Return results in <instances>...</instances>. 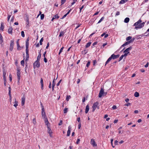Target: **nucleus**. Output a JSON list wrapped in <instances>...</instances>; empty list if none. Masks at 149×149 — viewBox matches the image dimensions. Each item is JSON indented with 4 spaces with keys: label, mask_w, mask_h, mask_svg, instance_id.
Here are the masks:
<instances>
[{
    "label": "nucleus",
    "mask_w": 149,
    "mask_h": 149,
    "mask_svg": "<svg viewBox=\"0 0 149 149\" xmlns=\"http://www.w3.org/2000/svg\"><path fill=\"white\" fill-rule=\"evenodd\" d=\"M71 98V96L70 95H68L66 96V100L68 101L69 99H70Z\"/></svg>",
    "instance_id": "nucleus-30"
},
{
    "label": "nucleus",
    "mask_w": 149,
    "mask_h": 149,
    "mask_svg": "<svg viewBox=\"0 0 149 149\" xmlns=\"http://www.w3.org/2000/svg\"><path fill=\"white\" fill-rule=\"evenodd\" d=\"M8 94H11V88L10 86L8 88Z\"/></svg>",
    "instance_id": "nucleus-55"
},
{
    "label": "nucleus",
    "mask_w": 149,
    "mask_h": 149,
    "mask_svg": "<svg viewBox=\"0 0 149 149\" xmlns=\"http://www.w3.org/2000/svg\"><path fill=\"white\" fill-rule=\"evenodd\" d=\"M130 20V19L128 17H126L125 18L124 20V22L126 23H128Z\"/></svg>",
    "instance_id": "nucleus-28"
},
{
    "label": "nucleus",
    "mask_w": 149,
    "mask_h": 149,
    "mask_svg": "<svg viewBox=\"0 0 149 149\" xmlns=\"http://www.w3.org/2000/svg\"><path fill=\"white\" fill-rule=\"evenodd\" d=\"M141 22L142 21L141 19H139L137 22L135 23L134 24V26H135V29H138L143 27L144 26L145 22Z\"/></svg>",
    "instance_id": "nucleus-1"
},
{
    "label": "nucleus",
    "mask_w": 149,
    "mask_h": 149,
    "mask_svg": "<svg viewBox=\"0 0 149 149\" xmlns=\"http://www.w3.org/2000/svg\"><path fill=\"white\" fill-rule=\"evenodd\" d=\"M4 28V26L3 25V23H2L1 24V27H0V30H1L2 31H3Z\"/></svg>",
    "instance_id": "nucleus-34"
},
{
    "label": "nucleus",
    "mask_w": 149,
    "mask_h": 149,
    "mask_svg": "<svg viewBox=\"0 0 149 149\" xmlns=\"http://www.w3.org/2000/svg\"><path fill=\"white\" fill-rule=\"evenodd\" d=\"M97 42H94L92 44L93 46H94L95 45H96L97 44Z\"/></svg>",
    "instance_id": "nucleus-62"
},
{
    "label": "nucleus",
    "mask_w": 149,
    "mask_h": 149,
    "mask_svg": "<svg viewBox=\"0 0 149 149\" xmlns=\"http://www.w3.org/2000/svg\"><path fill=\"white\" fill-rule=\"evenodd\" d=\"M44 62L46 63H47V59L45 57H44Z\"/></svg>",
    "instance_id": "nucleus-57"
},
{
    "label": "nucleus",
    "mask_w": 149,
    "mask_h": 149,
    "mask_svg": "<svg viewBox=\"0 0 149 149\" xmlns=\"http://www.w3.org/2000/svg\"><path fill=\"white\" fill-rule=\"evenodd\" d=\"M118 141H117V140H116L114 141V144L115 145H116L118 144Z\"/></svg>",
    "instance_id": "nucleus-63"
},
{
    "label": "nucleus",
    "mask_w": 149,
    "mask_h": 149,
    "mask_svg": "<svg viewBox=\"0 0 149 149\" xmlns=\"http://www.w3.org/2000/svg\"><path fill=\"white\" fill-rule=\"evenodd\" d=\"M68 108H65L63 110V113H65L68 112Z\"/></svg>",
    "instance_id": "nucleus-37"
},
{
    "label": "nucleus",
    "mask_w": 149,
    "mask_h": 149,
    "mask_svg": "<svg viewBox=\"0 0 149 149\" xmlns=\"http://www.w3.org/2000/svg\"><path fill=\"white\" fill-rule=\"evenodd\" d=\"M54 81H55V79H54L53 80V82H52V86H55V83Z\"/></svg>",
    "instance_id": "nucleus-59"
},
{
    "label": "nucleus",
    "mask_w": 149,
    "mask_h": 149,
    "mask_svg": "<svg viewBox=\"0 0 149 149\" xmlns=\"http://www.w3.org/2000/svg\"><path fill=\"white\" fill-rule=\"evenodd\" d=\"M40 66V63L39 61H36L33 63V67L35 68L36 67L39 68Z\"/></svg>",
    "instance_id": "nucleus-5"
},
{
    "label": "nucleus",
    "mask_w": 149,
    "mask_h": 149,
    "mask_svg": "<svg viewBox=\"0 0 149 149\" xmlns=\"http://www.w3.org/2000/svg\"><path fill=\"white\" fill-rule=\"evenodd\" d=\"M71 10V9L67 13L65 14L63 16L62 19H63L64 18H65L67 16V15L69 13Z\"/></svg>",
    "instance_id": "nucleus-27"
},
{
    "label": "nucleus",
    "mask_w": 149,
    "mask_h": 149,
    "mask_svg": "<svg viewBox=\"0 0 149 149\" xmlns=\"http://www.w3.org/2000/svg\"><path fill=\"white\" fill-rule=\"evenodd\" d=\"M112 59V57H111V56L108 59L107 61L106 62V63L105 64V65L107 64H108L109 62Z\"/></svg>",
    "instance_id": "nucleus-22"
},
{
    "label": "nucleus",
    "mask_w": 149,
    "mask_h": 149,
    "mask_svg": "<svg viewBox=\"0 0 149 149\" xmlns=\"http://www.w3.org/2000/svg\"><path fill=\"white\" fill-rule=\"evenodd\" d=\"M66 0H61V5L63 4L66 1Z\"/></svg>",
    "instance_id": "nucleus-49"
},
{
    "label": "nucleus",
    "mask_w": 149,
    "mask_h": 149,
    "mask_svg": "<svg viewBox=\"0 0 149 149\" xmlns=\"http://www.w3.org/2000/svg\"><path fill=\"white\" fill-rule=\"evenodd\" d=\"M24 60H22L21 61V64L23 66H24Z\"/></svg>",
    "instance_id": "nucleus-46"
},
{
    "label": "nucleus",
    "mask_w": 149,
    "mask_h": 149,
    "mask_svg": "<svg viewBox=\"0 0 149 149\" xmlns=\"http://www.w3.org/2000/svg\"><path fill=\"white\" fill-rule=\"evenodd\" d=\"M44 14H41L40 15V19H43L44 17Z\"/></svg>",
    "instance_id": "nucleus-43"
},
{
    "label": "nucleus",
    "mask_w": 149,
    "mask_h": 149,
    "mask_svg": "<svg viewBox=\"0 0 149 149\" xmlns=\"http://www.w3.org/2000/svg\"><path fill=\"white\" fill-rule=\"evenodd\" d=\"M112 108L113 109H116V105H113V106L112 107Z\"/></svg>",
    "instance_id": "nucleus-64"
},
{
    "label": "nucleus",
    "mask_w": 149,
    "mask_h": 149,
    "mask_svg": "<svg viewBox=\"0 0 149 149\" xmlns=\"http://www.w3.org/2000/svg\"><path fill=\"white\" fill-rule=\"evenodd\" d=\"M47 132L49 134V136L50 137H52V131L51 130L50 127L49 126H48V127H47Z\"/></svg>",
    "instance_id": "nucleus-7"
},
{
    "label": "nucleus",
    "mask_w": 149,
    "mask_h": 149,
    "mask_svg": "<svg viewBox=\"0 0 149 149\" xmlns=\"http://www.w3.org/2000/svg\"><path fill=\"white\" fill-rule=\"evenodd\" d=\"M77 1V0H73V2L71 3V6L74 4Z\"/></svg>",
    "instance_id": "nucleus-50"
},
{
    "label": "nucleus",
    "mask_w": 149,
    "mask_h": 149,
    "mask_svg": "<svg viewBox=\"0 0 149 149\" xmlns=\"http://www.w3.org/2000/svg\"><path fill=\"white\" fill-rule=\"evenodd\" d=\"M120 56V55L118 54L115 55L114 54H113L111 55V57H112L113 59H114L118 58Z\"/></svg>",
    "instance_id": "nucleus-11"
},
{
    "label": "nucleus",
    "mask_w": 149,
    "mask_h": 149,
    "mask_svg": "<svg viewBox=\"0 0 149 149\" xmlns=\"http://www.w3.org/2000/svg\"><path fill=\"white\" fill-rule=\"evenodd\" d=\"M13 29L12 27H10L8 29V33L10 34H12V31Z\"/></svg>",
    "instance_id": "nucleus-15"
},
{
    "label": "nucleus",
    "mask_w": 149,
    "mask_h": 149,
    "mask_svg": "<svg viewBox=\"0 0 149 149\" xmlns=\"http://www.w3.org/2000/svg\"><path fill=\"white\" fill-rule=\"evenodd\" d=\"M14 41L13 40H11L10 41L11 42L10 46L9 49L11 51H12L13 49V46L14 45Z\"/></svg>",
    "instance_id": "nucleus-6"
},
{
    "label": "nucleus",
    "mask_w": 149,
    "mask_h": 149,
    "mask_svg": "<svg viewBox=\"0 0 149 149\" xmlns=\"http://www.w3.org/2000/svg\"><path fill=\"white\" fill-rule=\"evenodd\" d=\"M99 103L98 102H96L93 103L92 106V111L94 112L96 109L97 108L98 109H99Z\"/></svg>",
    "instance_id": "nucleus-3"
},
{
    "label": "nucleus",
    "mask_w": 149,
    "mask_h": 149,
    "mask_svg": "<svg viewBox=\"0 0 149 149\" xmlns=\"http://www.w3.org/2000/svg\"><path fill=\"white\" fill-rule=\"evenodd\" d=\"M132 38V37L131 36H129L126 38V40L127 41H128L130 40H131Z\"/></svg>",
    "instance_id": "nucleus-41"
},
{
    "label": "nucleus",
    "mask_w": 149,
    "mask_h": 149,
    "mask_svg": "<svg viewBox=\"0 0 149 149\" xmlns=\"http://www.w3.org/2000/svg\"><path fill=\"white\" fill-rule=\"evenodd\" d=\"M17 76L18 79V82L19 83L20 79V70L19 68H18L17 69Z\"/></svg>",
    "instance_id": "nucleus-4"
},
{
    "label": "nucleus",
    "mask_w": 149,
    "mask_h": 149,
    "mask_svg": "<svg viewBox=\"0 0 149 149\" xmlns=\"http://www.w3.org/2000/svg\"><path fill=\"white\" fill-rule=\"evenodd\" d=\"M41 85V88L42 90L43 89V79L42 78H41L40 79V81Z\"/></svg>",
    "instance_id": "nucleus-18"
},
{
    "label": "nucleus",
    "mask_w": 149,
    "mask_h": 149,
    "mask_svg": "<svg viewBox=\"0 0 149 149\" xmlns=\"http://www.w3.org/2000/svg\"><path fill=\"white\" fill-rule=\"evenodd\" d=\"M104 93V91L103 88H101L98 97H101Z\"/></svg>",
    "instance_id": "nucleus-8"
},
{
    "label": "nucleus",
    "mask_w": 149,
    "mask_h": 149,
    "mask_svg": "<svg viewBox=\"0 0 149 149\" xmlns=\"http://www.w3.org/2000/svg\"><path fill=\"white\" fill-rule=\"evenodd\" d=\"M17 50H19V48L20 47V46L19 45L18 41H17Z\"/></svg>",
    "instance_id": "nucleus-40"
},
{
    "label": "nucleus",
    "mask_w": 149,
    "mask_h": 149,
    "mask_svg": "<svg viewBox=\"0 0 149 149\" xmlns=\"http://www.w3.org/2000/svg\"><path fill=\"white\" fill-rule=\"evenodd\" d=\"M65 33V32H64V31H61V32L60 33L58 37L60 38L61 36H63Z\"/></svg>",
    "instance_id": "nucleus-20"
},
{
    "label": "nucleus",
    "mask_w": 149,
    "mask_h": 149,
    "mask_svg": "<svg viewBox=\"0 0 149 149\" xmlns=\"http://www.w3.org/2000/svg\"><path fill=\"white\" fill-rule=\"evenodd\" d=\"M97 63V61L96 60H94L93 61V65L94 66L95 65V64H96Z\"/></svg>",
    "instance_id": "nucleus-51"
},
{
    "label": "nucleus",
    "mask_w": 149,
    "mask_h": 149,
    "mask_svg": "<svg viewBox=\"0 0 149 149\" xmlns=\"http://www.w3.org/2000/svg\"><path fill=\"white\" fill-rule=\"evenodd\" d=\"M41 57V54L40 53H39V54L38 55L37 57V61H40V59Z\"/></svg>",
    "instance_id": "nucleus-26"
},
{
    "label": "nucleus",
    "mask_w": 149,
    "mask_h": 149,
    "mask_svg": "<svg viewBox=\"0 0 149 149\" xmlns=\"http://www.w3.org/2000/svg\"><path fill=\"white\" fill-rule=\"evenodd\" d=\"M21 36L22 37H24L25 36L24 33V31H22L21 32Z\"/></svg>",
    "instance_id": "nucleus-47"
},
{
    "label": "nucleus",
    "mask_w": 149,
    "mask_h": 149,
    "mask_svg": "<svg viewBox=\"0 0 149 149\" xmlns=\"http://www.w3.org/2000/svg\"><path fill=\"white\" fill-rule=\"evenodd\" d=\"M10 17H11V15H8V17H7L8 20H8V22H9Z\"/></svg>",
    "instance_id": "nucleus-53"
},
{
    "label": "nucleus",
    "mask_w": 149,
    "mask_h": 149,
    "mask_svg": "<svg viewBox=\"0 0 149 149\" xmlns=\"http://www.w3.org/2000/svg\"><path fill=\"white\" fill-rule=\"evenodd\" d=\"M134 95L135 97H137L139 96V94L137 92H135L134 94Z\"/></svg>",
    "instance_id": "nucleus-32"
},
{
    "label": "nucleus",
    "mask_w": 149,
    "mask_h": 149,
    "mask_svg": "<svg viewBox=\"0 0 149 149\" xmlns=\"http://www.w3.org/2000/svg\"><path fill=\"white\" fill-rule=\"evenodd\" d=\"M131 43V42H130V41H127V42H126L125 43H124V44H123L122 46H123V47H124L126 45H128L130 43Z\"/></svg>",
    "instance_id": "nucleus-23"
},
{
    "label": "nucleus",
    "mask_w": 149,
    "mask_h": 149,
    "mask_svg": "<svg viewBox=\"0 0 149 149\" xmlns=\"http://www.w3.org/2000/svg\"><path fill=\"white\" fill-rule=\"evenodd\" d=\"M90 63H91L90 61H88L86 65V67H87V68H88L89 66V65L90 64Z\"/></svg>",
    "instance_id": "nucleus-45"
},
{
    "label": "nucleus",
    "mask_w": 149,
    "mask_h": 149,
    "mask_svg": "<svg viewBox=\"0 0 149 149\" xmlns=\"http://www.w3.org/2000/svg\"><path fill=\"white\" fill-rule=\"evenodd\" d=\"M113 139H111V146H112V147L113 148H114V146H113Z\"/></svg>",
    "instance_id": "nucleus-44"
},
{
    "label": "nucleus",
    "mask_w": 149,
    "mask_h": 149,
    "mask_svg": "<svg viewBox=\"0 0 149 149\" xmlns=\"http://www.w3.org/2000/svg\"><path fill=\"white\" fill-rule=\"evenodd\" d=\"M33 123L34 125H35L36 123V118H33Z\"/></svg>",
    "instance_id": "nucleus-36"
},
{
    "label": "nucleus",
    "mask_w": 149,
    "mask_h": 149,
    "mask_svg": "<svg viewBox=\"0 0 149 149\" xmlns=\"http://www.w3.org/2000/svg\"><path fill=\"white\" fill-rule=\"evenodd\" d=\"M45 119V124L46 125H47V127H48V126H50L49 125V123L48 121L47 118H46V119Z\"/></svg>",
    "instance_id": "nucleus-16"
},
{
    "label": "nucleus",
    "mask_w": 149,
    "mask_h": 149,
    "mask_svg": "<svg viewBox=\"0 0 149 149\" xmlns=\"http://www.w3.org/2000/svg\"><path fill=\"white\" fill-rule=\"evenodd\" d=\"M18 102L16 100V99H15V101L14 102V106L16 107L18 105Z\"/></svg>",
    "instance_id": "nucleus-25"
},
{
    "label": "nucleus",
    "mask_w": 149,
    "mask_h": 149,
    "mask_svg": "<svg viewBox=\"0 0 149 149\" xmlns=\"http://www.w3.org/2000/svg\"><path fill=\"white\" fill-rule=\"evenodd\" d=\"M26 24H27V25H28L29 24V19L28 17L26 18Z\"/></svg>",
    "instance_id": "nucleus-39"
},
{
    "label": "nucleus",
    "mask_w": 149,
    "mask_h": 149,
    "mask_svg": "<svg viewBox=\"0 0 149 149\" xmlns=\"http://www.w3.org/2000/svg\"><path fill=\"white\" fill-rule=\"evenodd\" d=\"M91 42H90L86 44V45L85 47L86 48H88V47H89L91 45Z\"/></svg>",
    "instance_id": "nucleus-29"
},
{
    "label": "nucleus",
    "mask_w": 149,
    "mask_h": 149,
    "mask_svg": "<svg viewBox=\"0 0 149 149\" xmlns=\"http://www.w3.org/2000/svg\"><path fill=\"white\" fill-rule=\"evenodd\" d=\"M80 136H79L78 137V139L77 140V141L76 142L77 144H79V142L80 141Z\"/></svg>",
    "instance_id": "nucleus-31"
},
{
    "label": "nucleus",
    "mask_w": 149,
    "mask_h": 149,
    "mask_svg": "<svg viewBox=\"0 0 149 149\" xmlns=\"http://www.w3.org/2000/svg\"><path fill=\"white\" fill-rule=\"evenodd\" d=\"M0 41L1 44L3 42V38L1 33H0Z\"/></svg>",
    "instance_id": "nucleus-24"
},
{
    "label": "nucleus",
    "mask_w": 149,
    "mask_h": 149,
    "mask_svg": "<svg viewBox=\"0 0 149 149\" xmlns=\"http://www.w3.org/2000/svg\"><path fill=\"white\" fill-rule=\"evenodd\" d=\"M104 17H102L101 19L99 20L97 23H100L104 19Z\"/></svg>",
    "instance_id": "nucleus-35"
},
{
    "label": "nucleus",
    "mask_w": 149,
    "mask_h": 149,
    "mask_svg": "<svg viewBox=\"0 0 149 149\" xmlns=\"http://www.w3.org/2000/svg\"><path fill=\"white\" fill-rule=\"evenodd\" d=\"M25 101V97L24 96L22 98V101H21V105L22 106H23L24 105Z\"/></svg>",
    "instance_id": "nucleus-12"
},
{
    "label": "nucleus",
    "mask_w": 149,
    "mask_h": 149,
    "mask_svg": "<svg viewBox=\"0 0 149 149\" xmlns=\"http://www.w3.org/2000/svg\"><path fill=\"white\" fill-rule=\"evenodd\" d=\"M62 124V120H60L59 123L58 124L59 125H61Z\"/></svg>",
    "instance_id": "nucleus-60"
},
{
    "label": "nucleus",
    "mask_w": 149,
    "mask_h": 149,
    "mask_svg": "<svg viewBox=\"0 0 149 149\" xmlns=\"http://www.w3.org/2000/svg\"><path fill=\"white\" fill-rule=\"evenodd\" d=\"M64 48V47H63L62 48H61V49H60L59 52L58 53V54L60 55L61 53L62 52Z\"/></svg>",
    "instance_id": "nucleus-33"
},
{
    "label": "nucleus",
    "mask_w": 149,
    "mask_h": 149,
    "mask_svg": "<svg viewBox=\"0 0 149 149\" xmlns=\"http://www.w3.org/2000/svg\"><path fill=\"white\" fill-rule=\"evenodd\" d=\"M71 129V127L70 126H69L68 127V130L67 132V136H69L70 135V130Z\"/></svg>",
    "instance_id": "nucleus-13"
},
{
    "label": "nucleus",
    "mask_w": 149,
    "mask_h": 149,
    "mask_svg": "<svg viewBox=\"0 0 149 149\" xmlns=\"http://www.w3.org/2000/svg\"><path fill=\"white\" fill-rule=\"evenodd\" d=\"M6 72L5 71V70H4L3 71V77H6Z\"/></svg>",
    "instance_id": "nucleus-42"
},
{
    "label": "nucleus",
    "mask_w": 149,
    "mask_h": 149,
    "mask_svg": "<svg viewBox=\"0 0 149 149\" xmlns=\"http://www.w3.org/2000/svg\"><path fill=\"white\" fill-rule=\"evenodd\" d=\"M29 38H27L26 42V49L29 48Z\"/></svg>",
    "instance_id": "nucleus-14"
},
{
    "label": "nucleus",
    "mask_w": 149,
    "mask_h": 149,
    "mask_svg": "<svg viewBox=\"0 0 149 149\" xmlns=\"http://www.w3.org/2000/svg\"><path fill=\"white\" fill-rule=\"evenodd\" d=\"M91 144L93 146L95 147L97 146V144L96 143L94 139H91Z\"/></svg>",
    "instance_id": "nucleus-10"
},
{
    "label": "nucleus",
    "mask_w": 149,
    "mask_h": 149,
    "mask_svg": "<svg viewBox=\"0 0 149 149\" xmlns=\"http://www.w3.org/2000/svg\"><path fill=\"white\" fill-rule=\"evenodd\" d=\"M59 17L58 16V15H54L52 19V21H53L54 19L56 18L58 19L59 18Z\"/></svg>",
    "instance_id": "nucleus-21"
},
{
    "label": "nucleus",
    "mask_w": 149,
    "mask_h": 149,
    "mask_svg": "<svg viewBox=\"0 0 149 149\" xmlns=\"http://www.w3.org/2000/svg\"><path fill=\"white\" fill-rule=\"evenodd\" d=\"M89 109V106L88 104H87L86 107L85 112L87 113L88 112Z\"/></svg>",
    "instance_id": "nucleus-17"
},
{
    "label": "nucleus",
    "mask_w": 149,
    "mask_h": 149,
    "mask_svg": "<svg viewBox=\"0 0 149 149\" xmlns=\"http://www.w3.org/2000/svg\"><path fill=\"white\" fill-rule=\"evenodd\" d=\"M61 79L58 82L57 84L56 85L57 86H59L60 84V83H61Z\"/></svg>",
    "instance_id": "nucleus-58"
},
{
    "label": "nucleus",
    "mask_w": 149,
    "mask_h": 149,
    "mask_svg": "<svg viewBox=\"0 0 149 149\" xmlns=\"http://www.w3.org/2000/svg\"><path fill=\"white\" fill-rule=\"evenodd\" d=\"M42 117L44 118V119H46V118H47V116L46 115L45 112H43L42 113Z\"/></svg>",
    "instance_id": "nucleus-19"
},
{
    "label": "nucleus",
    "mask_w": 149,
    "mask_h": 149,
    "mask_svg": "<svg viewBox=\"0 0 149 149\" xmlns=\"http://www.w3.org/2000/svg\"><path fill=\"white\" fill-rule=\"evenodd\" d=\"M120 14V12L119 11H117L116 14V16H118Z\"/></svg>",
    "instance_id": "nucleus-61"
},
{
    "label": "nucleus",
    "mask_w": 149,
    "mask_h": 149,
    "mask_svg": "<svg viewBox=\"0 0 149 149\" xmlns=\"http://www.w3.org/2000/svg\"><path fill=\"white\" fill-rule=\"evenodd\" d=\"M43 38H41L40 41V45H42V42L43 41Z\"/></svg>",
    "instance_id": "nucleus-38"
},
{
    "label": "nucleus",
    "mask_w": 149,
    "mask_h": 149,
    "mask_svg": "<svg viewBox=\"0 0 149 149\" xmlns=\"http://www.w3.org/2000/svg\"><path fill=\"white\" fill-rule=\"evenodd\" d=\"M132 49V47H130L125 50L123 53H124V55H122V59L124 57H126L128 55V54L130 53V51Z\"/></svg>",
    "instance_id": "nucleus-2"
},
{
    "label": "nucleus",
    "mask_w": 149,
    "mask_h": 149,
    "mask_svg": "<svg viewBox=\"0 0 149 149\" xmlns=\"http://www.w3.org/2000/svg\"><path fill=\"white\" fill-rule=\"evenodd\" d=\"M107 42H106L103 44L102 47H101V48H104V47L107 45Z\"/></svg>",
    "instance_id": "nucleus-52"
},
{
    "label": "nucleus",
    "mask_w": 149,
    "mask_h": 149,
    "mask_svg": "<svg viewBox=\"0 0 149 149\" xmlns=\"http://www.w3.org/2000/svg\"><path fill=\"white\" fill-rule=\"evenodd\" d=\"M29 48L26 49V58L25 60V61H27L29 60Z\"/></svg>",
    "instance_id": "nucleus-9"
},
{
    "label": "nucleus",
    "mask_w": 149,
    "mask_h": 149,
    "mask_svg": "<svg viewBox=\"0 0 149 149\" xmlns=\"http://www.w3.org/2000/svg\"><path fill=\"white\" fill-rule=\"evenodd\" d=\"M10 81L11 82L12 81V76L11 74H10L9 75Z\"/></svg>",
    "instance_id": "nucleus-48"
},
{
    "label": "nucleus",
    "mask_w": 149,
    "mask_h": 149,
    "mask_svg": "<svg viewBox=\"0 0 149 149\" xmlns=\"http://www.w3.org/2000/svg\"><path fill=\"white\" fill-rule=\"evenodd\" d=\"M9 94V97H10V102H11V101H12L11 95V94Z\"/></svg>",
    "instance_id": "nucleus-54"
},
{
    "label": "nucleus",
    "mask_w": 149,
    "mask_h": 149,
    "mask_svg": "<svg viewBox=\"0 0 149 149\" xmlns=\"http://www.w3.org/2000/svg\"><path fill=\"white\" fill-rule=\"evenodd\" d=\"M128 0H122V4L124 3L127 2Z\"/></svg>",
    "instance_id": "nucleus-56"
}]
</instances>
